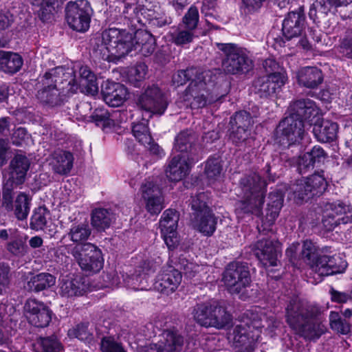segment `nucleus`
Returning a JSON list of instances; mask_svg holds the SVG:
<instances>
[{"label": "nucleus", "instance_id": "nucleus-1", "mask_svg": "<svg viewBox=\"0 0 352 352\" xmlns=\"http://www.w3.org/2000/svg\"><path fill=\"white\" fill-rule=\"evenodd\" d=\"M322 312V308L317 305L293 300L287 307V321L298 334L305 338L317 339L324 333Z\"/></svg>", "mask_w": 352, "mask_h": 352}, {"label": "nucleus", "instance_id": "nucleus-2", "mask_svg": "<svg viewBox=\"0 0 352 352\" xmlns=\"http://www.w3.org/2000/svg\"><path fill=\"white\" fill-rule=\"evenodd\" d=\"M134 46L132 33L110 28L103 31L97 39L95 52L102 59L117 63L125 58Z\"/></svg>", "mask_w": 352, "mask_h": 352}, {"label": "nucleus", "instance_id": "nucleus-3", "mask_svg": "<svg viewBox=\"0 0 352 352\" xmlns=\"http://www.w3.org/2000/svg\"><path fill=\"white\" fill-rule=\"evenodd\" d=\"M71 72H65V67H58L46 72L42 78L43 88L38 91V100L51 106L59 104L66 96L76 92L78 85L72 84Z\"/></svg>", "mask_w": 352, "mask_h": 352}, {"label": "nucleus", "instance_id": "nucleus-4", "mask_svg": "<svg viewBox=\"0 0 352 352\" xmlns=\"http://www.w3.org/2000/svg\"><path fill=\"white\" fill-rule=\"evenodd\" d=\"M217 72L204 70L193 78L186 90L184 100L192 109L203 108L220 100L224 93H219L215 83Z\"/></svg>", "mask_w": 352, "mask_h": 352}, {"label": "nucleus", "instance_id": "nucleus-5", "mask_svg": "<svg viewBox=\"0 0 352 352\" xmlns=\"http://www.w3.org/2000/svg\"><path fill=\"white\" fill-rule=\"evenodd\" d=\"M265 319V316L259 308L248 310L243 314L239 324L236 325L234 330V341L241 352H252L258 333L251 336V327L258 331L264 327L263 322Z\"/></svg>", "mask_w": 352, "mask_h": 352}, {"label": "nucleus", "instance_id": "nucleus-6", "mask_svg": "<svg viewBox=\"0 0 352 352\" xmlns=\"http://www.w3.org/2000/svg\"><path fill=\"white\" fill-rule=\"evenodd\" d=\"M240 184L243 199L238 203L236 210L260 215L264 203L265 181L262 180L257 173H253L242 178Z\"/></svg>", "mask_w": 352, "mask_h": 352}, {"label": "nucleus", "instance_id": "nucleus-7", "mask_svg": "<svg viewBox=\"0 0 352 352\" xmlns=\"http://www.w3.org/2000/svg\"><path fill=\"white\" fill-rule=\"evenodd\" d=\"M219 50L226 56L222 67L224 72L236 74L248 72L252 67V61L248 52L232 43H217Z\"/></svg>", "mask_w": 352, "mask_h": 352}, {"label": "nucleus", "instance_id": "nucleus-8", "mask_svg": "<svg viewBox=\"0 0 352 352\" xmlns=\"http://www.w3.org/2000/svg\"><path fill=\"white\" fill-rule=\"evenodd\" d=\"M70 253L80 269L88 274L97 273L103 267L102 252L91 243L75 245Z\"/></svg>", "mask_w": 352, "mask_h": 352}, {"label": "nucleus", "instance_id": "nucleus-9", "mask_svg": "<svg viewBox=\"0 0 352 352\" xmlns=\"http://www.w3.org/2000/svg\"><path fill=\"white\" fill-rule=\"evenodd\" d=\"M65 12L67 22L72 30L84 32L89 29L92 9L87 0L69 1Z\"/></svg>", "mask_w": 352, "mask_h": 352}, {"label": "nucleus", "instance_id": "nucleus-10", "mask_svg": "<svg viewBox=\"0 0 352 352\" xmlns=\"http://www.w3.org/2000/svg\"><path fill=\"white\" fill-rule=\"evenodd\" d=\"M223 281L232 294H239L249 286L250 274L246 264L240 262L230 263L223 274Z\"/></svg>", "mask_w": 352, "mask_h": 352}, {"label": "nucleus", "instance_id": "nucleus-11", "mask_svg": "<svg viewBox=\"0 0 352 352\" xmlns=\"http://www.w3.org/2000/svg\"><path fill=\"white\" fill-rule=\"evenodd\" d=\"M327 188V182L322 175L314 174L298 179L292 185L295 197L300 200L309 199L322 194Z\"/></svg>", "mask_w": 352, "mask_h": 352}, {"label": "nucleus", "instance_id": "nucleus-12", "mask_svg": "<svg viewBox=\"0 0 352 352\" xmlns=\"http://www.w3.org/2000/svg\"><path fill=\"white\" fill-rule=\"evenodd\" d=\"M277 133L280 135L279 142L283 145L298 143L305 134L304 124L294 116H287L279 123Z\"/></svg>", "mask_w": 352, "mask_h": 352}, {"label": "nucleus", "instance_id": "nucleus-13", "mask_svg": "<svg viewBox=\"0 0 352 352\" xmlns=\"http://www.w3.org/2000/svg\"><path fill=\"white\" fill-rule=\"evenodd\" d=\"M138 107L143 111L153 114L162 115L167 108V102L163 93L157 86L148 87L140 96Z\"/></svg>", "mask_w": 352, "mask_h": 352}, {"label": "nucleus", "instance_id": "nucleus-14", "mask_svg": "<svg viewBox=\"0 0 352 352\" xmlns=\"http://www.w3.org/2000/svg\"><path fill=\"white\" fill-rule=\"evenodd\" d=\"M352 221V208L342 203H333L327 208L322 219L323 226L330 231L341 223Z\"/></svg>", "mask_w": 352, "mask_h": 352}, {"label": "nucleus", "instance_id": "nucleus-15", "mask_svg": "<svg viewBox=\"0 0 352 352\" xmlns=\"http://www.w3.org/2000/svg\"><path fill=\"white\" fill-rule=\"evenodd\" d=\"M179 214L175 210H165L160 221L161 233L168 249H174L179 242L177 228Z\"/></svg>", "mask_w": 352, "mask_h": 352}, {"label": "nucleus", "instance_id": "nucleus-16", "mask_svg": "<svg viewBox=\"0 0 352 352\" xmlns=\"http://www.w3.org/2000/svg\"><path fill=\"white\" fill-rule=\"evenodd\" d=\"M155 270L156 265L153 261H144L135 269L134 273L123 275L124 284L133 290H147L149 287L148 275Z\"/></svg>", "mask_w": 352, "mask_h": 352}, {"label": "nucleus", "instance_id": "nucleus-17", "mask_svg": "<svg viewBox=\"0 0 352 352\" xmlns=\"http://www.w3.org/2000/svg\"><path fill=\"white\" fill-rule=\"evenodd\" d=\"M30 162L25 155L17 154L12 159L9 166V177L5 184V190L10 191L14 186L25 182Z\"/></svg>", "mask_w": 352, "mask_h": 352}, {"label": "nucleus", "instance_id": "nucleus-18", "mask_svg": "<svg viewBox=\"0 0 352 352\" xmlns=\"http://www.w3.org/2000/svg\"><path fill=\"white\" fill-rule=\"evenodd\" d=\"M24 311L29 322L35 327H45L51 320V311L49 308L35 298H30L26 301Z\"/></svg>", "mask_w": 352, "mask_h": 352}, {"label": "nucleus", "instance_id": "nucleus-19", "mask_svg": "<svg viewBox=\"0 0 352 352\" xmlns=\"http://www.w3.org/2000/svg\"><path fill=\"white\" fill-rule=\"evenodd\" d=\"M287 77L285 71L272 73L259 78L254 82L256 93L261 98L271 96L285 84Z\"/></svg>", "mask_w": 352, "mask_h": 352}, {"label": "nucleus", "instance_id": "nucleus-20", "mask_svg": "<svg viewBox=\"0 0 352 352\" xmlns=\"http://www.w3.org/2000/svg\"><path fill=\"white\" fill-rule=\"evenodd\" d=\"M255 254L265 266H276L281 248L280 243L273 239H263L256 244Z\"/></svg>", "mask_w": 352, "mask_h": 352}, {"label": "nucleus", "instance_id": "nucleus-21", "mask_svg": "<svg viewBox=\"0 0 352 352\" xmlns=\"http://www.w3.org/2000/svg\"><path fill=\"white\" fill-rule=\"evenodd\" d=\"M347 262L340 254L332 256H320L318 264L314 265L313 272L320 276H329L343 273L347 267Z\"/></svg>", "mask_w": 352, "mask_h": 352}, {"label": "nucleus", "instance_id": "nucleus-22", "mask_svg": "<svg viewBox=\"0 0 352 352\" xmlns=\"http://www.w3.org/2000/svg\"><path fill=\"white\" fill-rule=\"evenodd\" d=\"M132 133L138 142L148 150L151 154L160 158L165 155L164 150L152 138L147 120L142 119L140 122L133 123Z\"/></svg>", "mask_w": 352, "mask_h": 352}, {"label": "nucleus", "instance_id": "nucleus-23", "mask_svg": "<svg viewBox=\"0 0 352 352\" xmlns=\"http://www.w3.org/2000/svg\"><path fill=\"white\" fill-rule=\"evenodd\" d=\"M305 29V16L303 11L290 12L285 16L282 24V32L287 40L301 36Z\"/></svg>", "mask_w": 352, "mask_h": 352}, {"label": "nucleus", "instance_id": "nucleus-24", "mask_svg": "<svg viewBox=\"0 0 352 352\" xmlns=\"http://www.w3.org/2000/svg\"><path fill=\"white\" fill-rule=\"evenodd\" d=\"M74 67L78 68L79 80L77 81L76 74L74 77L72 76L73 72L67 68H65V72L69 71L71 72L70 77H63V78H67L69 80L72 79V84H76L78 85V89L80 88L82 91L86 92L87 94L95 95L98 93V87L96 82V78L93 72L87 66L80 65L77 64Z\"/></svg>", "mask_w": 352, "mask_h": 352}, {"label": "nucleus", "instance_id": "nucleus-25", "mask_svg": "<svg viewBox=\"0 0 352 352\" xmlns=\"http://www.w3.org/2000/svg\"><path fill=\"white\" fill-rule=\"evenodd\" d=\"M142 193L147 211L152 214H159L164 208L163 197L159 187L152 182H146L142 186Z\"/></svg>", "mask_w": 352, "mask_h": 352}, {"label": "nucleus", "instance_id": "nucleus-26", "mask_svg": "<svg viewBox=\"0 0 352 352\" xmlns=\"http://www.w3.org/2000/svg\"><path fill=\"white\" fill-rule=\"evenodd\" d=\"M232 132L230 138L235 143L246 140L249 136V127L252 125V119L249 113L245 111H239L231 118Z\"/></svg>", "mask_w": 352, "mask_h": 352}, {"label": "nucleus", "instance_id": "nucleus-27", "mask_svg": "<svg viewBox=\"0 0 352 352\" xmlns=\"http://www.w3.org/2000/svg\"><path fill=\"white\" fill-rule=\"evenodd\" d=\"M182 274L178 270L168 267L158 276L155 288L162 293L168 294L173 292L180 285Z\"/></svg>", "mask_w": 352, "mask_h": 352}, {"label": "nucleus", "instance_id": "nucleus-28", "mask_svg": "<svg viewBox=\"0 0 352 352\" xmlns=\"http://www.w3.org/2000/svg\"><path fill=\"white\" fill-rule=\"evenodd\" d=\"M189 157L186 154L174 156L166 168V177L173 182L181 181L189 170Z\"/></svg>", "mask_w": 352, "mask_h": 352}, {"label": "nucleus", "instance_id": "nucleus-29", "mask_svg": "<svg viewBox=\"0 0 352 352\" xmlns=\"http://www.w3.org/2000/svg\"><path fill=\"white\" fill-rule=\"evenodd\" d=\"M289 116L295 119L304 120H309L311 116L318 113V109L315 102L310 99H300L292 102L288 109Z\"/></svg>", "mask_w": 352, "mask_h": 352}, {"label": "nucleus", "instance_id": "nucleus-30", "mask_svg": "<svg viewBox=\"0 0 352 352\" xmlns=\"http://www.w3.org/2000/svg\"><path fill=\"white\" fill-rule=\"evenodd\" d=\"M103 98L105 102L111 107H119L126 100L128 91L126 88L113 82H107L102 89Z\"/></svg>", "mask_w": 352, "mask_h": 352}, {"label": "nucleus", "instance_id": "nucleus-31", "mask_svg": "<svg viewBox=\"0 0 352 352\" xmlns=\"http://www.w3.org/2000/svg\"><path fill=\"white\" fill-rule=\"evenodd\" d=\"M191 223L195 229L206 236H210L216 230L217 219L210 210H202L191 217Z\"/></svg>", "mask_w": 352, "mask_h": 352}, {"label": "nucleus", "instance_id": "nucleus-32", "mask_svg": "<svg viewBox=\"0 0 352 352\" xmlns=\"http://www.w3.org/2000/svg\"><path fill=\"white\" fill-rule=\"evenodd\" d=\"M86 285L80 276L65 277L60 283L59 294L63 297L72 298L83 295Z\"/></svg>", "mask_w": 352, "mask_h": 352}, {"label": "nucleus", "instance_id": "nucleus-33", "mask_svg": "<svg viewBox=\"0 0 352 352\" xmlns=\"http://www.w3.org/2000/svg\"><path fill=\"white\" fill-rule=\"evenodd\" d=\"M338 126L336 122L328 120H317L314 125L313 133L320 142H329L337 136Z\"/></svg>", "mask_w": 352, "mask_h": 352}, {"label": "nucleus", "instance_id": "nucleus-34", "mask_svg": "<svg viewBox=\"0 0 352 352\" xmlns=\"http://www.w3.org/2000/svg\"><path fill=\"white\" fill-rule=\"evenodd\" d=\"M300 85L309 89H314L322 83L323 77L322 72L315 67H305L300 69L296 74Z\"/></svg>", "mask_w": 352, "mask_h": 352}, {"label": "nucleus", "instance_id": "nucleus-35", "mask_svg": "<svg viewBox=\"0 0 352 352\" xmlns=\"http://www.w3.org/2000/svg\"><path fill=\"white\" fill-rule=\"evenodd\" d=\"M73 155L65 151H56L52 155L50 164L52 170L59 175H66L73 167Z\"/></svg>", "mask_w": 352, "mask_h": 352}, {"label": "nucleus", "instance_id": "nucleus-36", "mask_svg": "<svg viewBox=\"0 0 352 352\" xmlns=\"http://www.w3.org/2000/svg\"><path fill=\"white\" fill-rule=\"evenodd\" d=\"M200 319L204 323L206 327H211L216 329H222L230 324L231 316L223 307L220 305L219 302L216 301L211 318L201 317Z\"/></svg>", "mask_w": 352, "mask_h": 352}, {"label": "nucleus", "instance_id": "nucleus-37", "mask_svg": "<svg viewBox=\"0 0 352 352\" xmlns=\"http://www.w3.org/2000/svg\"><path fill=\"white\" fill-rule=\"evenodd\" d=\"M135 46L133 50H139L144 56L151 54L155 48V39L144 30H138L133 35Z\"/></svg>", "mask_w": 352, "mask_h": 352}, {"label": "nucleus", "instance_id": "nucleus-38", "mask_svg": "<svg viewBox=\"0 0 352 352\" xmlns=\"http://www.w3.org/2000/svg\"><path fill=\"white\" fill-rule=\"evenodd\" d=\"M91 234V230L86 223H74L69 232L63 236L62 241L68 238L70 241L77 244H85Z\"/></svg>", "mask_w": 352, "mask_h": 352}, {"label": "nucleus", "instance_id": "nucleus-39", "mask_svg": "<svg viewBox=\"0 0 352 352\" xmlns=\"http://www.w3.org/2000/svg\"><path fill=\"white\" fill-rule=\"evenodd\" d=\"M23 65L21 57L11 52H0V69L5 72L15 73Z\"/></svg>", "mask_w": 352, "mask_h": 352}, {"label": "nucleus", "instance_id": "nucleus-40", "mask_svg": "<svg viewBox=\"0 0 352 352\" xmlns=\"http://www.w3.org/2000/svg\"><path fill=\"white\" fill-rule=\"evenodd\" d=\"M114 219V215L110 210L97 208L91 213V225L98 231L104 230L110 226Z\"/></svg>", "mask_w": 352, "mask_h": 352}, {"label": "nucleus", "instance_id": "nucleus-41", "mask_svg": "<svg viewBox=\"0 0 352 352\" xmlns=\"http://www.w3.org/2000/svg\"><path fill=\"white\" fill-rule=\"evenodd\" d=\"M163 345L162 349H168V352H179L182 350L184 344L183 338L175 331H164L162 338L160 340Z\"/></svg>", "mask_w": 352, "mask_h": 352}, {"label": "nucleus", "instance_id": "nucleus-42", "mask_svg": "<svg viewBox=\"0 0 352 352\" xmlns=\"http://www.w3.org/2000/svg\"><path fill=\"white\" fill-rule=\"evenodd\" d=\"M55 284V278L47 273H41L34 276L28 282V289L34 292H40Z\"/></svg>", "mask_w": 352, "mask_h": 352}, {"label": "nucleus", "instance_id": "nucleus-43", "mask_svg": "<svg viewBox=\"0 0 352 352\" xmlns=\"http://www.w3.org/2000/svg\"><path fill=\"white\" fill-rule=\"evenodd\" d=\"M170 40L177 45H183L192 41L195 34L194 30L179 25L169 33Z\"/></svg>", "mask_w": 352, "mask_h": 352}, {"label": "nucleus", "instance_id": "nucleus-44", "mask_svg": "<svg viewBox=\"0 0 352 352\" xmlns=\"http://www.w3.org/2000/svg\"><path fill=\"white\" fill-rule=\"evenodd\" d=\"M270 202L267 204V218L272 223L279 214L283 205V196L279 192H271L269 195Z\"/></svg>", "mask_w": 352, "mask_h": 352}, {"label": "nucleus", "instance_id": "nucleus-45", "mask_svg": "<svg viewBox=\"0 0 352 352\" xmlns=\"http://www.w3.org/2000/svg\"><path fill=\"white\" fill-rule=\"evenodd\" d=\"M320 256H318L317 248L311 241H305L302 245L301 258L313 271L314 265L318 264Z\"/></svg>", "mask_w": 352, "mask_h": 352}, {"label": "nucleus", "instance_id": "nucleus-46", "mask_svg": "<svg viewBox=\"0 0 352 352\" xmlns=\"http://www.w3.org/2000/svg\"><path fill=\"white\" fill-rule=\"evenodd\" d=\"M50 219V213L45 207L35 210L31 218L30 226L36 230H44Z\"/></svg>", "mask_w": 352, "mask_h": 352}, {"label": "nucleus", "instance_id": "nucleus-47", "mask_svg": "<svg viewBox=\"0 0 352 352\" xmlns=\"http://www.w3.org/2000/svg\"><path fill=\"white\" fill-rule=\"evenodd\" d=\"M214 302H216V301L197 303L193 307L192 311L193 318L200 325L204 327V323L200 319L202 315L204 318H211L212 316Z\"/></svg>", "mask_w": 352, "mask_h": 352}, {"label": "nucleus", "instance_id": "nucleus-48", "mask_svg": "<svg viewBox=\"0 0 352 352\" xmlns=\"http://www.w3.org/2000/svg\"><path fill=\"white\" fill-rule=\"evenodd\" d=\"M29 197L23 193H20L14 203V214L18 219L23 220L27 218L30 212Z\"/></svg>", "mask_w": 352, "mask_h": 352}, {"label": "nucleus", "instance_id": "nucleus-49", "mask_svg": "<svg viewBox=\"0 0 352 352\" xmlns=\"http://www.w3.org/2000/svg\"><path fill=\"white\" fill-rule=\"evenodd\" d=\"M92 329L89 328L88 324H79L68 331V336L73 338H76L82 341L91 342L93 340Z\"/></svg>", "mask_w": 352, "mask_h": 352}, {"label": "nucleus", "instance_id": "nucleus-50", "mask_svg": "<svg viewBox=\"0 0 352 352\" xmlns=\"http://www.w3.org/2000/svg\"><path fill=\"white\" fill-rule=\"evenodd\" d=\"M222 166L219 158L209 159L206 164L205 173L210 182L217 180L221 177Z\"/></svg>", "mask_w": 352, "mask_h": 352}, {"label": "nucleus", "instance_id": "nucleus-51", "mask_svg": "<svg viewBox=\"0 0 352 352\" xmlns=\"http://www.w3.org/2000/svg\"><path fill=\"white\" fill-rule=\"evenodd\" d=\"M329 322L331 328L338 333L346 335L350 332V324L342 319L337 312H331Z\"/></svg>", "mask_w": 352, "mask_h": 352}, {"label": "nucleus", "instance_id": "nucleus-52", "mask_svg": "<svg viewBox=\"0 0 352 352\" xmlns=\"http://www.w3.org/2000/svg\"><path fill=\"white\" fill-rule=\"evenodd\" d=\"M204 71L197 69L196 68H190L186 70L178 71L173 76V82L176 86L183 85L186 83L192 77H196Z\"/></svg>", "mask_w": 352, "mask_h": 352}, {"label": "nucleus", "instance_id": "nucleus-53", "mask_svg": "<svg viewBox=\"0 0 352 352\" xmlns=\"http://www.w3.org/2000/svg\"><path fill=\"white\" fill-rule=\"evenodd\" d=\"M193 139L188 131L181 132L175 138V150L180 152V154H186L188 149L191 148Z\"/></svg>", "mask_w": 352, "mask_h": 352}, {"label": "nucleus", "instance_id": "nucleus-54", "mask_svg": "<svg viewBox=\"0 0 352 352\" xmlns=\"http://www.w3.org/2000/svg\"><path fill=\"white\" fill-rule=\"evenodd\" d=\"M25 241L22 236L16 234L11 237L7 245L8 250L14 255L21 256L25 252Z\"/></svg>", "mask_w": 352, "mask_h": 352}, {"label": "nucleus", "instance_id": "nucleus-55", "mask_svg": "<svg viewBox=\"0 0 352 352\" xmlns=\"http://www.w3.org/2000/svg\"><path fill=\"white\" fill-rule=\"evenodd\" d=\"M208 196L204 192H199L196 196L192 197L190 205L194 211L191 217H195L197 213H202V210H210L208 207L206 201Z\"/></svg>", "mask_w": 352, "mask_h": 352}, {"label": "nucleus", "instance_id": "nucleus-56", "mask_svg": "<svg viewBox=\"0 0 352 352\" xmlns=\"http://www.w3.org/2000/svg\"><path fill=\"white\" fill-rule=\"evenodd\" d=\"M36 344L42 349L37 352H58L60 350V344L54 337L41 338Z\"/></svg>", "mask_w": 352, "mask_h": 352}, {"label": "nucleus", "instance_id": "nucleus-57", "mask_svg": "<svg viewBox=\"0 0 352 352\" xmlns=\"http://www.w3.org/2000/svg\"><path fill=\"white\" fill-rule=\"evenodd\" d=\"M117 114V112L110 114L104 108H98L93 112L90 118L91 121L96 122V124H99L100 122L109 124V121L113 120L116 118Z\"/></svg>", "mask_w": 352, "mask_h": 352}, {"label": "nucleus", "instance_id": "nucleus-58", "mask_svg": "<svg viewBox=\"0 0 352 352\" xmlns=\"http://www.w3.org/2000/svg\"><path fill=\"white\" fill-rule=\"evenodd\" d=\"M352 2V0H318L317 6L318 10L327 14L333 8L346 6Z\"/></svg>", "mask_w": 352, "mask_h": 352}, {"label": "nucleus", "instance_id": "nucleus-59", "mask_svg": "<svg viewBox=\"0 0 352 352\" xmlns=\"http://www.w3.org/2000/svg\"><path fill=\"white\" fill-rule=\"evenodd\" d=\"M102 352H126L121 343L115 341L113 338L104 337L101 340Z\"/></svg>", "mask_w": 352, "mask_h": 352}, {"label": "nucleus", "instance_id": "nucleus-60", "mask_svg": "<svg viewBox=\"0 0 352 352\" xmlns=\"http://www.w3.org/2000/svg\"><path fill=\"white\" fill-rule=\"evenodd\" d=\"M183 25L195 30L199 22V12L196 7L192 6L182 19Z\"/></svg>", "mask_w": 352, "mask_h": 352}, {"label": "nucleus", "instance_id": "nucleus-61", "mask_svg": "<svg viewBox=\"0 0 352 352\" xmlns=\"http://www.w3.org/2000/svg\"><path fill=\"white\" fill-rule=\"evenodd\" d=\"M147 73V67L144 63H139L129 70V79L133 83L143 80Z\"/></svg>", "mask_w": 352, "mask_h": 352}, {"label": "nucleus", "instance_id": "nucleus-62", "mask_svg": "<svg viewBox=\"0 0 352 352\" xmlns=\"http://www.w3.org/2000/svg\"><path fill=\"white\" fill-rule=\"evenodd\" d=\"M56 3H57V0H47L40 5L39 16L42 21H47L51 19L52 15L56 12Z\"/></svg>", "mask_w": 352, "mask_h": 352}, {"label": "nucleus", "instance_id": "nucleus-63", "mask_svg": "<svg viewBox=\"0 0 352 352\" xmlns=\"http://www.w3.org/2000/svg\"><path fill=\"white\" fill-rule=\"evenodd\" d=\"M265 0H241V10L246 14H252L258 11Z\"/></svg>", "mask_w": 352, "mask_h": 352}, {"label": "nucleus", "instance_id": "nucleus-64", "mask_svg": "<svg viewBox=\"0 0 352 352\" xmlns=\"http://www.w3.org/2000/svg\"><path fill=\"white\" fill-rule=\"evenodd\" d=\"M314 164L312 157L308 153H306L300 156L298 160V170L300 173H305L307 170L312 168Z\"/></svg>", "mask_w": 352, "mask_h": 352}]
</instances>
